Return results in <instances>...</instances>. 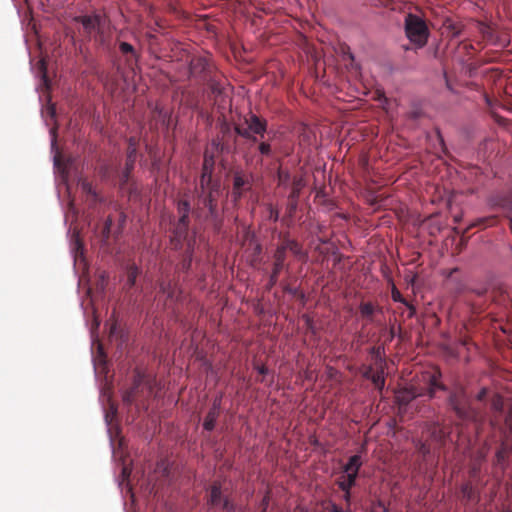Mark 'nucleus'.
Masks as SVG:
<instances>
[{
	"instance_id": "f257e3e1",
	"label": "nucleus",
	"mask_w": 512,
	"mask_h": 512,
	"mask_svg": "<svg viewBox=\"0 0 512 512\" xmlns=\"http://www.w3.org/2000/svg\"><path fill=\"white\" fill-rule=\"evenodd\" d=\"M437 391L449 392L447 403L457 418L469 421L475 417V412L466 390L460 385H456L452 390H449L447 386L439 382L438 376L435 374L429 377L428 387L423 392L413 393L411 398L426 397L427 399H433Z\"/></svg>"
},
{
	"instance_id": "f03ea898",
	"label": "nucleus",
	"mask_w": 512,
	"mask_h": 512,
	"mask_svg": "<svg viewBox=\"0 0 512 512\" xmlns=\"http://www.w3.org/2000/svg\"><path fill=\"white\" fill-rule=\"evenodd\" d=\"M221 193L220 183L203 186V188L198 185L195 188V207L201 209V220L209 222L215 233H220L223 227V217L218 209V198Z\"/></svg>"
},
{
	"instance_id": "7ed1b4c3",
	"label": "nucleus",
	"mask_w": 512,
	"mask_h": 512,
	"mask_svg": "<svg viewBox=\"0 0 512 512\" xmlns=\"http://www.w3.org/2000/svg\"><path fill=\"white\" fill-rule=\"evenodd\" d=\"M185 196L186 198H180L174 201L178 219L173 228V236L179 244L188 236L191 223L190 216L192 215L198 220L202 219L201 209L192 207L188 193H186Z\"/></svg>"
},
{
	"instance_id": "20e7f679",
	"label": "nucleus",
	"mask_w": 512,
	"mask_h": 512,
	"mask_svg": "<svg viewBox=\"0 0 512 512\" xmlns=\"http://www.w3.org/2000/svg\"><path fill=\"white\" fill-rule=\"evenodd\" d=\"M405 35L416 49L423 48L430 35L428 26L420 16L409 13L404 20Z\"/></svg>"
},
{
	"instance_id": "39448f33",
	"label": "nucleus",
	"mask_w": 512,
	"mask_h": 512,
	"mask_svg": "<svg viewBox=\"0 0 512 512\" xmlns=\"http://www.w3.org/2000/svg\"><path fill=\"white\" fill-rule=\"evenodd\" d=\"M245 124L246 128H241L239 126H234V132L252 142L256 143L258 142V137L261 138L264 137L265 133L267 132L268 122L266 119L259 117L258 115L254 113H250L248 117L245 118Z\"/></svg>"
},
{
	"instance_id": "423d86ee",
	"label": "nucleus",
	"mask_w": 512,
	"mask_h": 512,
	"mask_svg": "<svg viewBox=\"0 0 512 512\" xmlns=\"http://www.w3.org/2000/svg\"><path fill=\"white\" fill-rule=\"evenodd\" d=\"M189 73L192 78L203 83H206L218 74L211 57L202 55L191 58L189 62Z\"/></svg>"
},
{
	"instance_id": "0eeeda50",
	"label": "nucleus",
	"mask_w": 512,
	"mask_h": 512,
	"mask_svg": "<svg viewBox=\"0 0 512 512\" xmlns=\"http://www.w3.org/2000/svg\"><path fill=\"white\" fill-rule=\"evenodd\" d=\"M73 21L81 24L83 33L88 41L105 27V17L99 13L78 15L73 18Z\"/></svg>"
},
{
	"instance_id": "6e6552de",
	"label": "nucleus",
	"mask_w": 512,
	"mask_h": 512,
	"mask_svg": "<svg viewBox=\"0 0 512 512\" xmlns=\"http://www.w3.org/2000/svg\"><path fill=\"white\" fill-rule=\"evenodd\" d=\"M208 504L225 512H237L238 506L223 494L220 483L215 482L209 488Z\"/></svg>"
},
{
	"instance_id": "1a4fd4ad",
	"label": "nucleus",
	"mask_w": 512,
	"mask_h": 512,
	"mask_svg": "<svg viewBox=\"0 0 512 512\" xmlns=\"http://www.w3.org/2000/svg\"><path fill=\"white\" fill-rule=\"evenodd\" d=\"M141 386H145L149 393L153 390L152 380L147 379L141 371L137 370L133 375L132 386L125 390L122 395V400L126 405L133 404Z\"/></svg>"
},
{
	"instance_id": "9d476101",
	"label": "nucleus",
	"mask_w": 512,
	"mask_h": 512,
	"mask_svg": "<svg viewBox=\"0 0 512 512\" xmlns=\"http://www.w3.org/2000/svg\"><path fill=\"white\" fill-rule=\"evenodd\" d=\"M273 259L272 270L265 285L267 291H270L278 283V277L283 270L289 271V265L285 263L286 254L283 253V249H278L277 247L273 254Z\"/></svg>"
},
{
	"instance_id": "9b49d317",
	"label": "nucleus",
	"mask_w": 512,
	"mask_h": 512,
	"mask_svg": "<svg viewBox=\"0 0 512 512\" xmlns=\"http://www.w3.org/2000/svg\"><path fill=\"white\" fill-rule=\"evenodd\" d=\"M306 183L302 176H296L293 187L288 189L289 194L287 196L286 213L289 218H293L299 207V198L301 190L305 187Z\"/></svg>"
},
{
	"instance_id": "f8f14e48",
	"label": "nucleus",
	"mask_w": 512,
	"mask_h": 512,
	"mask_svg": "<svg viewBox=\"0 0 512 512\" xmlns=\"http://www.w3.org/2000/svg\"><path fill=\"white\" fill-rule=\"evenodd\" d=\"M215 168V154L214 151L206 149L203 155L202 170L200 175V186L212 185L220 183L218 180L213 179V173Z\"/></svg>"
},
{
	"instance_id": "ddd939ff",
	"label": "nucleus",
	"mask_w": 512,
	"mask_h": 512,
	"mask_svg": "<svg viewBox=\"0 0 512 512\" xmlns=\"http://www.w3.org/2000/svg\"><path fill=\"white\" fill-rule=\"evenodd\" d=\"M157 284L159 293L165 296L169 304H175L180 301L182 291L171 279L168 277L161 278L158 280Z\"/></svg>"
},
{
	"instance_id": "4468645a",
	"label": "nucleus",
	"mask_w": 512,
	"mask_h": 512,
	"mask_svg": "<svg viewBox=\"0 0 512 512\" xmlns=\"http://www.w3.org/2000/svg\"><path fill=\"white\" fill-rule=\"evenodd\" d=\"M136 155H137V150L134 145L133 139L131 138L130 143H129V149H128L127 156H126L125 167L122 170V172L120 174V178H119V184H120L121 188H124L130 180V176H131V173L134 169L135 162H136Z\"/></svg>"
},
{
	"instance_id": "2eb2a0df",
	"label": "nucleus",
	"mask_w": 512,
	"mask_h": 512,
	"mask_svg": "<svg viewBox=\"0 0 512 512\" xmlns=\"http://www.w3.org/2000/svg\"><path fill=\"white\" fill-rule=\"evenodd\" d=\"M79 185L82 192L85 194L86 203L89 208L96 209L98 205L105 203V198L96 191L89 181L80 179Z\"/></svg>"
},
{
	"instance_id": "dca6fc26",
	"label": "nucleus",
	"mask_w": 512,
	"mask_h": 512,
	"mask_svg": "<svg viewBox=\"0 0 512 512\" xmlns=\"http://www.w3.org/2000/svg\"><path fill=\"white\" fill-rule=\"evenodd\" d=\"M278 249H283V253L286 254L290 251L297 259L306 262L308 260V253L303 249L302 245L295 239L284 237Z\"/></svg>"
},
{
	"instance_id": "f3484780",
	"label": "nucleus",
	"mask_w": 512,
	"mask_h": 512,
	"mask_svg": "<svg viewBox=\"0 0 512 512\" xmlns=\"http://www.w3.org/2000/svg\"><path fill=\"white\" fill-rule=\"evenodd\" d=\"M253 181L252 173L242 169H238L233 173V188L248 192L252 189Z\"/></svg>"
},
{
	"instance_id": "a211bd4d",
	"label": "nucleus",
	"mask_w": 512,
	"mask_h": 512,
	"mask_svg": "<svg viewBox=\"0 0 512 512\" xmlns=\"http://www.w3.org/2000/svg\"><path fill=\"white\" fill-rule=\"evenodd\" d=\"M119 51L123 56H125V63L127 66L132 67L133 64H137L139 61V54L136 49L128 42L125 41H117Z\"/></svg>"
},
{
	"instance_id": "6ab92c4d",
	"label": "nucleus",
	"mask_w": 512,
	"mask_h": 512,
	"mask_svg": "<svg viewBox=\"0 0 512 512\" xmlns=\"http://www.w3.org/2000/svg\"><path fill=\"white\" fill-rule=\"evenodd\" d=\"M92 40L98 49H101L107 54L111 53L110 34L105 30V27L95 34Z\"/></svg>"
},
{
	"instance_id": "aec40b11",
	"label": "nucleus",
	"mask_w": 512,
	"mask_h": 512,
	"mask_svg": "<svg viewBox=\"0 0 512 512\" xmlns=\"http://www.w3.org/2000/svg\"><path fill=\"white\" fill-rule=\"evenodd\" d=\"M462 500L465 501L466 504H478L480 501V493L476 490L470 482L464 483L461 488Z\"/></svg>"
},
{
	"instance_id": "412c9836",
	"label": "nucleus",
	"mask_w": 512,
	"mask_h": 512,
	"mask_svg": "<svg viewBox=\"0 0 512 512\" xmlns=\"http://www.w3.org/2000/svg\"><path fill=\"white\" fill-rule=\"evenodd\" d=\"M368 353L371 355L376 368H386V353L384 344H379L369 348Z\"/></svg>"
},
{
	"instance_id": "4be33fe9",
	"label": "nucleus",
	"mask_w": 512,
	"mask_h": 512,
	"mask_svg": "<svg viewBox=\"0 0 512 512\" xmlns=\"http://www.w3.org/2000/svg\"><path fill=\"white\" fill-rule=\"evenodd\" d=\"M205 84L208 85L211 93L216 98H221L222 100H224V98L227 96L225 92V83L220 79V76L218 74L214 76L211 80L207 81Z\"/></svg>"
},
{
	"instance_id": "5701e85b",
	"label": "nucleus",
	"mask_w": 512,
	"mask_h": 512,
	"mask_svg": "<svg viewBox=\"0 0 512 512\" xmlns=\"http://www.w3.org/2000/svg\"><path fill=\"white\" fill-rule=\"evenodd\" d=\"M362 465L363 462L361 456L359 454H355L348 459L347 463L343 467V471L344 473H354L358 475Z\"/></svg>"
},
{
	"instance_id": "b1692460",
	"label": "nucleus",
	"mask_w": 512,
	"mask_h": 512,
	"mask_svg": "<svg viewBox=\"0 0 512 512\" xmlns=\"http://www.w3.org/2000/svg\"><path fill=\"white\" fill-rule=\"evenodd\" d=\"M391 298H392V300L394 302L402 303L403 305H405L408 308V310H409L408 317L409 318H413L416 315V308H415V306L412 305L411 303H409L402 296L400 291L395 286L392 287Z\"/></svg>"
},
{
	"instance_id": "393cba45",
	"label": "nucleus",
	"mask_w": 512,
	"mask_h": 512,
	"mask_svg": "<svg viewBox=\"0 0 512 512\" xmlns=\"http://www.w3.org/2000/svg\"><path fill=\"white\" fill-rule=\"evenodd\" d=\"M296 176L297 175L292 176L288 170L280 169L277 172L278 185L284 189H290L293 187Z\"/></svg>"
},
{
	"instance_id": "a878e982",
	"label": "nucleus",
	"mask_w": 512,
	"mask_h": 512,
	"mask_svg": "<svg viewBox=\"0 0 512 512\" xmlns=\"http://www.w3.org/2000/svg\"><path fill=\"white\" fill-rule=\"evenodd\" d=\"M49 133L51 136L50 148H51V152L54 154L53 165H54L55 169L60 170L61 169V160H60V157L58 156L56 129L51 128Z\"/></svg>"
},
{
	"instance_id": "bb28decb",
	"label": "nucleus",
	"mask_w": 512,
	"mask_h": 512,
	"mask_svg": "<svg viewBox=\"0 0 512 512\" xmlns=\"http://www.w3.org/2000/svg\"><path fill=\"white\" fill-rule=\"evenodd\" d=\"M385 369L376 368L375 374L369 379L379 392H382L385 387Z\"/></svg>"
},
{
	"instance_id": "cd10ccee",
	"label": "nucleus",
	"mask_w": 512,
	"mask_h": 512,
	"mask_svg": "<svg viewBox=\"0 0 512 512\" xmlns=\"http://www.w3.org/2000/svg\"><path fill=\"white\" fill-rule=\"evenodd\" d=\"M71 253L73 254L74 261H76L78 256H82L84 253V246L80 239L79 233H74L71 238Z\"/></svg>"
},
{
	"instance_id": "c85d7f7f",
	"label": "nucleus",
	"mask_w": 512,
	"mask_h": 512,
	"mask_svg": "<svg viewBox=\"0 0 512 512\" xmlns=\"http://www.w3.org/2000/svg\"><path fill=\"white\" fill-rule=\"evenodd\" d=\"M357 478L358 475L354 473H345V476L337 482V485L340 490H351L356 485Z\"/></svg>"
},
{
	"instance_id": "c756f323",
	"label": "nucleus",
	"mask_w": 512,
	"mask_h": 512,
	"mask_svg": "<svg viewBox=\"0 0 512 512\" xmlns=\"http://www.w3.org/2000/svg\"><path fill=\"white\" fill-rule=\"evenodd\" d=\"M219 414H220V412L209 409V411L207 412V414L205 416L204 422H203L204 430L211 432L215 429Z\"/></svg>"
},
{
	"instance_id": "7c9ffc66",
	"label": "nucleus",
	"mask_w": 512,
	"mask_h": 512,
	"mask_svg": "<svg viewBox=\"0 0 512 512\" xmlns=\"http://www.w3.org/2000/svg\"><path fill=\"white\" fill-rule=\"evenodd\" d=\"M112 227H113V219H112V217L109 216L105 220L103 228L100 233L101 242L103 245H106L108 240L110 239V237L113 236L114 229Z\"/></svg>"
},
{
	"instance_id": "2f4dec72",
	"label": "nucleus",
	"mask_w": 512,
	"mask_h": 512,
	"mask_svg": "<svg viewBox=\"0 0 512 512\" xmlns=\"http://www.w3.org/2000/svg\"><path fill=\"white\" fill-rule=\"evenodd\" d=\"M138 274H139V269L137 266L133 265L128 268L127 275H126V281L124 284V287L126 290H130L131 288H133L135 286Z\"/></svg>"
},
{
	"instance_id": "473e14b6",
	"label": "nucleus",
	"mask_w": 512,
	"mask_h": 512,
	"mask_svg": "<svg viewBox=\"0 0 512 512\" xmlns=\"http://www.w3.org/2000/svg\"><path fill=\"white\" fill-rule=\"evenodd\" d=\"M491 409L498 416L504 414V400L500 394H495L491 400Z\"/></svg>"
},
{
	"instance_id": "72a5a7b5",
	"label": "nucleus",
	"mask_w": 512,
	"mask_h": 512,
	"mask_svg": "<svg viewBox=\"0 0 512 512\" xmlns=\"http://www.w3.org/2000/svg\"><path fill=\"white\" fill-rule=\"evenodd\" d=\"M192 260H193V248H192L191 244H188V248L185 252V258L183 259V261L181 263V270L183 272H188L191 269Z\"/></svg>"
},
{
	"instance_id": "f704fd0d",
	"label": "nucleus",
	"mask_w": 512,
	"mask_h": 512,
	"mask_svg": "<svg viewBox=\"0 0 512 512\" xmlns=\"http://www.w3.org/2000/svg\"><path fill=\"white\" fill-rule=\"evenodd\" d=\"M258 152L262 157L273 158L274 152L269 142L261 141L258 145Z\"/></svg>"
},
{
	"instance_id": "c9c22d12",
	"label": "nucleus",
	"mask_w": 512,
	"mask_h": 512,
	"mask_svg": "<svg viewBox=\"0 0 512 512\" xmlns=\"http://www.w3.org/2000/svg\"><path fill=\"white\" fill-rule=\"evenodd\" d=\"M359 310L363 317L371 319L375 312V307L371 302H365L360 304Z\"/></svg>"
},
{
	"instance_id": "e433bc0d",
	"label": "nucleus",
	"mask_w": 512,
	"mask_h": 512,
	"mask_svg": "<svg viewBox=\"0 0 512 512\" xmlns=\"http://www.w3.org/2000/svg\"><path fill=\"white\" fill-rule=\"evenodd\" d=\"M126 214L124 212H120L118 215V223L117 226L114 228L113 236L115 238H118L124 229L125 223H126Z\"/></svg>"
},
{
	"instance_id": "4c0bfd02",
	"label": "nucleus",
	"mask_w": 512,
	"mask_h": 512,
	"mask_svg": "<svg viewBox=\"0 0 512 512\" xmlns=\"http://www.w3.org/2000/svg\"><path fill=\"white\" fill-rule=\"evenodd\" d=\"M219 128L224 137H230L234 131V127L225 118L219 121Z\"/></svg>"
},
{
	"instance_id": "58836bf2",
	"label": "nucleus",
	"mask_w": 512,
	"mask_h": 512,
	"mask_svg": "<svg viewBox=\"0 0 512 512\" xmlns=\"http://www.w3.org/2000/svg\"><path fill=\"white\" fill-rule=\"evenodd\" d=\"M370 512H390V511L381 499H377V500L371 502Z\"/></svg>"
},
{
	"instance_id": "ea45409f",
	"label": "nucleus",
	"mask_w": 512,
	"mask_h": 512,
	"mask_svg": "<svg viewBox=\"0 0 512 512\" xmlns=\"http://www.w3.org/2000/svg\"><path fill=\"white\" fill-rule=\"evenodd\" d=\"M210 145L214 151L224 153L228 151V147L224 144L219 138H214L211 140Z\"/></svg>"
},
{
	"instance_id": "a19ab883",
	"label": "nucleus",
	"mask_w": 512,
	"mask_h": 512,
	"mask_svg": "<svg viewBox=\"0 0 512 512\" xmlns=\"http://www.w3.org/2000/svg\"><path fill=\"white\" fill-rule=\"evenodd\" d=\"M505 457H506V447L502 446L500 449L497 450L495 455V464L497 466H500L504 468L505 465Z\"/></svg>"
},
{
	"instance_id": "79ce46f5",
	"label": "nucleus",
	"mask_w": 512,
	"mask_h": 512,
	"mask_svg": "<svg viewBox=\"0 0 512 512\" xmlns=\"http://www.w3.org/2000/svg\"><path fill=\"white\" fill-rule=\"evenodd\" d=\"M39 76L41 78L42 83L48 87L49 86V79L47 75L46 65L43 60L39 62Z\"/></svg>"
},
{
	"instance_id": "37998d69",
	"label": "nucleus",
	"mask_w": 512,
	"mask_h": 512,
	"mask_svg": "<svg viewBox=\"0 0 512 512\" xmlns=\"http://www.w3.org/2000/svg\"><path fill=\"white\" fill-rule=\"evenodd\" d=\"M223 396L224 394L222 392L218 393L213 401H212V405L210 407V409L214 410V411H217V412H220L221 410V406H222V399H223Z\"/></svg>"
},
{
	"instance_id": "c03bdc74",
	"label": "nucleus",
	"mask_w": 512,
	"mask_h": 512,
	"mask_svg": "<svg viewBox=\"0 0 512 512\" xmlns=\"http://www.w3.org/2000/svg\"><path fill=\"white\" fill-rule=\"evenodd\" d=\"M302 319L305 323V326L306 328L313 334L316 333V327H315V323H314V320L308 315V314H303L302 315Z\"/></svg>"
},
{
	"instance_id": "a18cd8bd",
	"label": "nucleus",
	"mask_w": 512,
	"mask_h": 512,
	"mask_svg": "<svg viewBox=\"0 0 512 512\" xmlns=\"http://www.w3.org/2000/svg\"><path fill=\"white\" fill-rule=\"evenodd\" d=\"M416 448H417L418 452L424 457H426L430 454L429 446L422 440H418L416 442Z\"/></svg>"
},
{
	"instance_id": "49530a36",
	"label": "nucleus",
	"mask_w": 512,
	"mask_h": 512,
	"mask_svg": "<svg viewBox=\"0 0 512 512\" xmlns=\"http://www.w3.org/2000/svg\"><path fill=\"white\" fill-rule=\"evenodd\" d=\"M99 175L103 180H108L110 177V166L106 163H103L99 167Z\"/></svg>"
},
{
	"instance_id": "de8ad7c7",
	"label": "nucleus",
	"mask_w": 512,
	"mask_h": 512,
	"mask_svg": "<svg viewBox=\"0 0 512 512\" xmlns=\"http://www.w3.org/2000/svg\"><path fill=\"white\" fill-rule=\"evenodd\" d=\"M280 285H281V287H282L284 292H286V293H288V294H290L292 296H297L298 293H300V288L299 287H292V286H290V285H288L286 283H281Z\"/></svg>"
},
{
	"instance_id": "09e8293b",
	"label": "nucleus",
	"mask_w": 512,
	"mask_h": 512,
	"mask_svg": "<svg viewBox=\"0 0 512 512\" xmlns=\"http://www.w3.org/2000/svg\"><path fill=\"white\" fill-rule=\"evenodd\" d=\"M131 475V469L128 466H123L121 471V480L118 482L119 486H122L124 481H128Z\"/></svg>"
},
{
	"instance_id": "8fccbe9b",
	"label": "nucleus",
	"mask_w": 512,
	"mask_h": 512,
	"mask_svg": "<svg viewBox=\"0 0 512 512\" xmlns=\"http://www.w3.org/2000/svg\"><path fill=\"white\" fill-rule=\"evenodd\" d=\"M268 212H269V215H268V219L273 221V222H277L279 220V211L278 209L274 208L272 205H270L268 207Z\"/></svg>"
},
{
	"instance_id": "3c124183",
	"label": "nucleus",
	"mask_w": 512,
	"mask_h": 512,
	"mask_svg": "<svg viewBox=\"0 0 512 512\" xmlns=\"http://www.w3.org/2000/svg\"><path fill=\"white\" fill-rule=\"evenodd\" d=\"M116 413H117V408L114 405L110 406V413L109 412H105L104 420H105L107 426L110 425L112 417H114Z\"/></svg>"
},
{
	"instance_id": "603ef678",
	"label": "nucleus",
	"mask_w": 512,
	"mask_h": 512,
	"mask_svg": "<svg viewBox=\"0 0 512 512\" xmlns=\"http://www.w3.org/2000/svg\"><path fill=\"white\" fill-rule=\"evenodd\" d=\"M504 422L508 429H512V403L511 406L509 407V410L504 415Z\"/></svg>"
},
{
	"instance_id": "864d4df0",
	"label": "nucleus",
	"mask_w": 512,
	"mask_h": 512,
	"mask_svg": "<svg viewBox=\"0 0 512 512\" xmlns=\"http://www.w3.org/2000/svg\"><path fill=\"white\" fill-rule=\"evenodd\" d=\"M244 193L245 192L242 191V190H239V189H236V188H232V192H231L232 201L234 203H237L242 198Z\"/></svg>"
},
{
	"instance_id": "5fc2aeb1",
	"label": "nucleus",
	"mask_w": 512,
	"mask_h": 512,
	"mask_svg": "<svg viewBox=\"0 0 512 512\" xmlns=\"http://www.w3.org/2000/svg\"><path fill=\"white\" fill-rule=\"evenodd\" d=\"M375 374V370L371 365L367 366L362 374L363 378L369 380L372 375Z\"/></svg>"
},
{
	"instance_id": "6e6d98bb",
	"label": "nucleus",
	"mask_w": 512,
	"mask_h": 512,
	"mask_svg": "<svg viewBox=\"0 0 512 512\" xmlns=\"http://www.w3.org/2000/svg\"><path fill=\"white\" fill-rule=\"evenodd\" d=\"M343 492L342 499L346 502L349 507L351 504V490H341Z\"/></svg>"
},
{
	"instance_id": "4d7b16f0",
	"label": "nucleus",
	"mask_w": 512,
	"mask_h": 512,
	"mask_svg": "<svg viewBox=\"0 0 512 512\" xmlns=\"http://www.w3.org/2000/svg\"><path fill=\"white\" fill-rule=\"evenodd\" d=\"M120 334V329L117 323H113L110 327V337H117Z\"/></svg>"
},
{
	"instance_id": "13d9d810",
	"label": "nucleus",
	"mask_w": 512,
	"mask_h": 512,
	"mask_svg": "<svg viewBox=\"0 0 512 512\" xmlns=\"http://www.w3.org/2000/svg\"><path fill=\"white\" fill-rule=\"evenodd\" d=\"M487 393H488V389L487 388H485V387L481 388V390L476 395V399L478 401H483L486 398Z\"/></svg>"
},
{
	"instance_id": "bf43d9fd",
	"label": "nucleus",
	"mask_w": 512,
	"mask_h": 512,
	"mask_svg": "<svg viewBox=\"0 0 512 512\" xmlns=\"http://www.w3.org/2000/svg\"><path fill=\"white\" fill-rule=\"evenodd\" d=\"M77 51L80 55L83 56V59L86 63L89 62V56H88V52L82 47V45H79L78 48H77Z\"/></svg>"
},
{
	"instance_id": "052dcab7",
	"label": "nucleus",
	"mask_w": 512,
	"mask_h": 512,
	"mask_svg": "<svg viewBox=\"0 0 512 512\" xmlns=\"http://www.w3.org/2000/svg\"><path fill=\"white\" fill-rule=\"evenodd\" d=\"M256 370L259 374H262V375H266L269 373V369L265 365L257 366Z\"/></svg>"
},
{
	"instance_id": "680f3d73",
	"label": "nucleus",
	"mask_w": 512,
	"mask_h": 512,
	"mask_svg": "<svg viewBox=\"0 0 512 512\" xmlns=\"http://www.w3.org/2000/svg\"><path fill=\"white\" fill-rule=\"evenodd\" d=\"M47 113L50 115L51 118H54L56 115V109L53 104H49L47 107Z\"/></svg>"
},
{
	"instance_id": "e2e57ef3",
	"label": "nucleus",
	"mask_w": 512,
	"mask_h": 512,
	"mask_svg": "<svg viewBox=\"0 0 512 512\" xmlns=\"http://www.w3.org/2000/svg\"><path fill=\"white\" fill-rule=\"evenodd\" d=\"M435 425H436V428L435 430L433 431V437L436 438V439H441V431H437V428H439V423L438 422H435Z\"/></svg>"
},
{
	"instance_id": "0e129e2a",
	"label": "nucleus",
	"mask_w": 512,
	"mask_h": 512,
	"mask_svg": "<svg viewBox=\"0 0 512 512\" xmlns=\"http://www.w3.org/2000/svg\"><path fill=\"white\" fill-rule=\"evenodd\" d=\"M268 502H269V499H268V497L265 496L262 500V512H266L267 507H268Z\"/></svg>"
},
{
	"instance_id": "69168bd1",
	"label": "nucleus",
	"mask_w": 512,
	"mask_h": 512,
	"mask_svg": "<svg viewBox=\"0 0 512 512\" xmlns=\"http://www.w3.org/2000/svg\"><path fill=\"white\" fill-rule=\"evenodd\" d=\"M479 471H480V470H479V467H477V466H473V467L471 468V470H470V475H471L472 477H475V476L479 473Z\"/></svg>"
},
{
	"instance_id": "338daca9",
	"label": "nucleus",
	"mask_w": 512,
	"mask_h": 512,
	"mask_svg": "<svg viewBox=\"0 0 512 512\" xmlns=\"http://www.w3.org/2000/svg\"><path fill=\"white\" fill-rule=\"evenodd\" d=\"M296 297H298L302 301L303 304L306 302V295L303 291L300 290V293H298V295Z\"/></svg>"
},
{
	"instance_id": "774afa93",
	"label": "nucleus",
	"mask_w": 512,
	"mask_h": 512,
	"mask_svg": "<svg viewBox=\"0 0 512 512\" xmlns=\"http://www.w3.org/2000/svg\"><path fill=\"white\" fill-rule=\"evenodd\" d=\"M501 512H512V508H509V507H503L501 509Z\"/></svg>"
}]
</instances>
